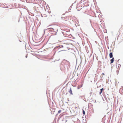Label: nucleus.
Wrapping results in <instances>:
<instances>
[{"label":"nucleus","mask_w":123,"mask_h":123,"mask_svg":"<svg viewBox=\"0 0 123 123\" xmlns=\"http://www.w3.org/2000/svg\"><path fill=\"white\" fill-rule=\"evenodd\" d=\"M62 20H67V19H68V18L67 17H64V15H62Z\"/></svg>","instance_id":"f257e3e1"},{"label":"nucleus","mask_w":123,"mask_h":123,"mask_svg":"<svg viewBox=\"0 0 123 123\" xmlns=\"http://www.w3.org/2000/svg\"><path fill=\"white\" fill-rule=\"evenodd\" d=\"M69 92L72 95L73 94L72 90L71 88H70V90L69 91Z\"/></svg>","instance_id":"f03ea898"},{"label":"nucleus","mask_w":123,"mask_h":123,"mask_svg":"<svg viewBox=\"0 0 123 123\" xmlns=\"http://www.w3.org/2000/svg\"><path fill=\"white\" fill-rule=\"evenodd\" d=\"M110 57V58H111L113 57L112 53H111L109 54Z\"/></svg>","instance_id":"7ed1b4c3"},{"label":"nucleus","mask_w":123,"mask_h":123,"mask_svg":"<svg viewBox=\"0 0 123 123\" xmlns=\"http://www.w3.org/2000/svg\"><path fill=\"white\" fill-rule=\"evenodd\" d=\"M82 85H79L77 87V89H79L81 87H82Z\"/></svg>","instance_id":"20e7f679"},{"label":"nucleus","mask_w":123,"mask_h":123,"mask_svg":"<svg viewBox=\"0 0 123 123\" xmlns=\"http://www.w3.org/2000/svg\"><path fill=\"white\" fill-rule=\"evenodd\" d=\"M114 58L113 57L112 59L111 60V63H112L113 62H114Z\"/></svg>","instance_id":"39448f33"},{"label":"nucleus","mask_w":123,"mask_h":123,"mask_svg":"<svg viewBox=\"0 0 123 123\" xmlns=\"http://www.w3.org/2000/svg\"><path fill=\"white\" fill-rule=\"evenodd\" d=\"M104 89L103 88H102L100 90V92L99 93L100 94H101L102 93V91Z\"/></svg>","instance_id":"423d86ee"},{"label":"nucleus","mask_w":123,"mask_h":123,"mask_svg":"<svg viewBox=\"0 0 123 123\" xmlns=\"http://www.w3.org/2000/svg\"><path fill=\"white\" fill-rule=\"evenodd\" d=\"M49 29H51L52 30L51 31H53L54 30V29L53 28H48L47 29L49 30Z\"/></svg>","instance_id":"0eeeda50"},{"label":"nucleus","mask_w":123,"mask_h":123,"mask_svg":"<svg viewBox=\"0 0 123 123\" xmlns=\"http://www.w3.org/2000/svg\"><path fill=\"white\" fill-rule=\"evenodd\" d=\"M61 112V110H59L58 111V113H60Z\"/></svg>","instance_id":"6e6552de"},{"label":"nucleus","mask_w":123,"mask_h":123,"mask_svg":"<svg viewBox=\"0 0 123 123\" xmlns=\"http://www.w3.org/2000/svg\"><path fill=\"white\" fill-rule=\"evenodd\" d=\"M83 114L84 115H85V112L84 111V110H83Z\"/></svg>","instance_id":"1a4fd4ad"},{"label":"nucleus","mask_w":123,"mask_h":123,"mask_svg":"<svg viewBox=\"0 0 123 123\" xmlns=\"http://www.w3.org/2000/svg\"><path fill=\"white\" fill-rule=\"evenodd\" d=\"M102 74H103L104 75H105V74H104V73H102Z\"/></svg>","instance_id":"9d476101"},{"label":"nucleus","mask_w":123,"mask_h":123,"mask_svg":"<svg viewBox=\"0 0 123 123\" xmlns=\"http://www.w3.org/2000/svg\"><path fill=\"white\" fill-rule=\"evenodd\" d=\"M61 46V47H63V46Z\"/></svg>","instance_id":"9b49d317"},{"label":"nucleus","mask_w":123,"mask_h":123,"mask_svg":"<svg viewBox=\"0 0 123 123\" xmlns=\"http://www.w3.org/2000/svg\"><path fill=\"white\" fill-rule=\"evenodd\" d=\"M27 56H26V58H27Z\"/></svg>","instance_id":"f8f14e48"},{"label":"nucleus","mask_w":123,"mask_h":123,"mask_svg":"<svg viewBox=\"0 0 123 123\" xmlns=\"http://www.w3.org/2000/svg\"><path fill=\"white\" fill-rule=\"evenodd\" d=\"M47 15H46L44 17H46Z\"/></svg>","instance_id":"ddd939ff"},{"label":"nucleus","mask_w":123,"mask_h":123,"mask_svg":"<svg viewBox=\"0 0 123 123\" xmlns=\"http://www.w3.org/2000/svg\"><path fill=\"white\" fill-rule=\"evenodd\" d=\"M65 50H62V51H65Z\"/></svg>","instance_id":"4468645a"}]
</instances>
